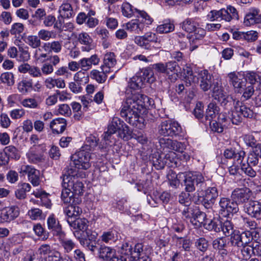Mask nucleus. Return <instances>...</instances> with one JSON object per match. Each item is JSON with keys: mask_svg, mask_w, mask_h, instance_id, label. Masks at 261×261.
<instances>
[{"mask_svg": "<svg viewBox=\"0 0 261 261\" xmlns=\"http://www.w3.org/2000/svg\"><path fill=\"white\" fill-rule=\"evenodd\" d=\"M143 79L139 75L133 77L129 82L125 91V99L120 111L122 117L130 125L142 129L144 126V120L140 114L145 107V101L148 97L139 93L136 90L143 87L144 84Z\"/></svg>", "mask_w": 261, "mask_h": 261, "instance_id": "1", "label": "nucleus"}, {"mask_svg": "<svg viewBox=\"0 0 261 261\" xmlns=\"http://www.w3.org/2000/svg\"><path fill=\"white\" fill-rule=\"evenodd\" d=\"M185 190L187 192H193L196 190V194L199 196L206 188L203 176L199 172H189L185 175L184 180Z\"/></svg>", "mask_w": 261, "mask_h": 261, "instance_id": "2", "label": "nucleus"}, {"mask_svg": "<svg viewBox=\"0 0 261 261\" xmlns=\"http://www.w3.org/2000/svg\"><path fill=\"white\" fill-rule=\"evenodd\" d=\"M85 174L74 173L71 171L68 175H64L63 177L62 187L69 188L74 194V196H78L83 193L84 185L82 181L77 180L75 176L85 177Z\"/></svg>", "mask_w": 261, "mask_h": 261, "instance_id": "3", "label": "nucleus"}, {"mask_svg": "<svg viewBox=\"0 0 261 261\" xmlns=\"http://www.w3.org/2000/svg\"><path fill=\"white\" fill-rule=\"evenodd\" d=\"M182 128L176 121L167 120L162 121L158 128V133L160 137H174L181 135Z\"/></svg>", "mask_w": 261, "mask_h": 261, "instance_id": "4", "label": "nucleus"}, {"mask_svg": "<svg viewBox=\"0 0 261 261\" xmlns=\"http://www.w3.org/2000/svg\"><path fill=\"white\" fill-rule=\"evenodd\" d=\"M90 153L81 149L72 156L74 169L71 168L70 172L80 173V170H87L91 167Z\"/></svg>", "mask_w": 261, "mask_h": 261, "instance_id": "5", "label": "nucleus"}, {"mask_svg": "<svg viewBox=\"0 0 261 261\" xmlns=\"http://www.w3.org/2000/svg\"><path fill=\"white\" fill-rule=\"evenodd\" d=\"M233 100L234 110L232 111L230 119L233 124H240L244 118H251L254 116V113L250 108L247 107L245 105H237L235 102V99Z\"/></svg>", "mask_w": 261, "mask_h": 261, "instance_id": "6", "label": "nucleus"}, {"mask_svg": "<svg viewBox=\"0 0 261 261\" xmlns=\"http://www.w3.org/2000/svg\"><path fill=\"white\" fill-rule=\"evenodd\" d=\"M247 184L249 188H237L232 192L231 198L236 201L238 205L240 203L247 202L252 195V192L250 188H254L255 184L251 180L249 183L247 181Z\"/></svg>", "mask_w": 261, "mask_h": 261, "instance_id": "7", "label": "nucleus"}, {"mask_svg": "<svg viewBox=\"0 0 261 261\" xmlns=\"http://www.w3.org/2000/svg\"><path fill=\"white\" fill-rule=\"evenodd\" d=\"M152 68L156 73L164 74L170 77L177 73L179 66L176 62L170 61L166 63L154 64L152 65Z\"/></svg>", "mask_w": 261, "mask_h": 261, "instance_id": "8", "label": "nucleus"}, {"mask_svg": "<svg viewBox=\"0 0 261 261\" xmlns=\"http://www.w3.org/2000/svg\"><path fill=\"white\" fill-rule=\"evenodd\" d=\"M159 143L163 151H175L182 152L185 149L186 146L184 143L173 140L166 137H159Z\"/></svg>", "mask_w": 261, "mask_h": 261, "instance_id": "9", "label": "nucleus"}, {"mask_svg": "<svg viewBox=\"0 0 261 261\" xmlns=\"http://www.w3.org/2000/svg\"><path fill=\"white\" fill-rule=\"evenodd\" d=\"M220 213L221 215H229L234 214L238 212L239 206L232 198L231 199L226 197H221L219 202Z\"/></svg>", "mask_w": 261, "mask_h": 261, "instance_id": "10", "label": "nucleus"}, {"mask_svg": "<svg viewBox=\"0 0 261 261\" xmlns=\"http://www.w3.org/2000/svg\"><path fill=\"white\" fill-rule=\"evenodd\" d=\"M159 38L157 35L152 32L146 33L142 36H136L134 39L135 42L141 47L150 50L152 48L151 43L158 42Z\"/></svg>", "mask_w": 261, "mask_h": 261, "instance_id": "11", "label": "nucleus"}, {"mask_svg": "<svg viewBox=\"0 0 261 261\" xmlns=\"http://www.w3.org/2000/svg\"><path fill=\"white\" fill-rule=\"evenodd\" d=\"M230 84L233 86L235 92L242 93L244 87L246 85L245 74L239 72H231L228 74Z\"/></svg>", "mask_w": 261, "mask_h": 261, "instance_id": "12", "label": "nucleus"}, {"mask_svg": "<svg viewBox=\"0 0 261 261\" xmlns=\"http://www.w3.org/2000/svg\"><path fill=\"white\" fill-rule=\"evenodd\" d=\"M19 173L22 175L28 174L29 181L34 186H38L40 183V172L31 166L22 165Z\"/></svg>", "mask_w": 261, "mask_h": 261, "instance_id": "13", "label": "nucleus"}, {"mask_svg": "<svg viewBox=\"0 0 261 261\" xmlns=\"http://www.w3.org/2000/svg\"><path fill=\"white\" fill-rule=\"evenodd\" d=\"M258 8L253 7L249 9L244 18V24L246 26H250L258 24V27H261V14Z\"/></svg>", "mask_w": 261, "mask_h": 261, "instance_id": "14", "label": "nucleus"}, {"mask_svg": "<svg viewBox=\"0 0 261 261\" xmlns=\"http://www.w3.org/2000/svg\"><path fill=\"white\" fill-rule=\"evenodd\" d=\"M77 2V0H64L58 10L59 14L58 19H60V17L64 19H69L73 17L74 12L72 4L76 3Z\"/></svg>", "mask_w": 261, "mask_h": 261, "instance_id": "15", "label": "nucleus"}, {"mask_svg": "<svg viewBox=\"0 0 261 261\" xmlns=\"http://www.w3.org/2000/svg\"><path fill=\"white\" fill-rule=\"evenodd\" d=\"M193 34L189 37L190 43V50L193 51L202 43V40L206 35L205 30L204 29L198 27L193 32Z\"/></svg>", "mask_w": 261, "mask_h": 261, "instance_id": "16", "label": "nucleus"}, {"mask_svg": "<svg viewBox=\"0 0 261 261\" xmlns=\"http://www.w3.org/2000/svg\"><path fill=\"white\" fill-rule=\"evenodd\" d=\"M98 255L100 258L106 261H122L120 260V256L116 255L115 250L104 245L99 246Z\"/></svg>", "mask_w": 261, "mask_h": 261, "instance_id": "17", "label": "nucleus"}, {"mask_svg": "<svg viewBox=\"0 0 261 261\" xmlns=\"http://www.w3.org/2000/svg\"><path fill=\"white\" fill-rule=\"evenodd\" d=\"M47 228L53 232L54 236L58 237L65 232L58 218L54 214L50 215L47 219Z\"/></svg>", "mask_w": 261, "mask_h": 261, "instance_id": "18", "label": "nucleus"}, {"mask_svg": "<svg viewBox=\"0 0 261 261\" xmlns=\"http://www.w3.org/2000/svg\"><path fill=\"white\" fill-rule=\"evenodd\" d=\"M244 211L251 217L259 219L261 214V203L256 200H251L245 204Z\"/></svg>", "mask_w": 261, "mask_h": 261, "instance_id": "19", "label": "nucleus"}, {"mask_svg": "<svg viewBox=\"0 0 261 261\" xmlns=\"http://www.w3.org/2000/svg\"><path fill=\"white\" fill-rule=\"evenodd\" d=\"M245 155L244 150L232 147L226 148L223 152V155L226 159H233L240 164H241Z\"/></svg>", "mask_w": 261, "mask_h": 261, "instance_id": "20", "label": "nucleus"}, {"mask_svg": "<svg viewBox=\"0 0 261 261\" xmlns=\"http://www.w3.org/2000/svg\"><path fill=\"white\" fill-rule=\"evenodd\" d=\"M213 97L219 101L222 105L225 106L228 102V97L218 82L214 83V87L212 90Z\"/></svg>", "mask_w": 261, "mask_h": 261, "instance_id": "21", "label": "nucleus"}, {"mask_svg": "<svg viewBox=\"0 0 261 261\" xmlns=\"http://www.w3.org/2000/svg\"><path fill=\"white\" fill-rule=\"evenodd\" d=\"M123 122V121L118 117L113 118L108 125L107 131L102 135L103 139L105 141L110 140L112 135L116 132H118L119 129L121 128V125H122Z\"/></svg>", "mask_w": 261, "mask_h": 261, "instance_id": "22", "label": "nucleus"}, {"mask_svg": "<svg viewBox=\"0 0 261 261\" xmlns=\"http://www.w3.org/2000/svg\"><path fill=\"white\" fill-rule=\"evenodd\" d=\"M77 39L82 45L81 48L83 51L89 52L95 48L93 40L87 33L83 32L79 34Z\"/></svg>", "mask_w": 261, "mask_h": 261, "instance_id": "23", "label": "nucleus"}, {"mask_svg": "<svg viewBox=\"0 0 261 261\" xmlns=\"http://www.w3.org/2000/svg\"><path fill=\"white\" fill-rule=\"evenodd\" d=\"M228 243L224 238L220 237L215 239L212 242L213 247L218 251V253L222 256H226L228 253L227 243Z\"/></svg>", "mask_w": 261, "mask_h": 261, "instance_id": "24", "label": "nucleus"}, {"mask_svg": "<svg viewBox=\"0 0 261 261\" xmlns=\"http://www.w3.org/2000/svg\"><path fill=\"white\" fill-rule=\"evenodd\" d=\"M200 87L203 91H207L212 85V75L207 70H203L199 73Z\"/></svg>", "mask_w": 261, "mask_h": 261, "instance_id": "25", "label": "nucleus"}, {"mask_svg": "<svg viewBox=\"0 0 261 261\" xmlns=\"http://www.w3.org/2000/svg\"><path fill=\"white\" fill-rule=\"evenodd\" d=\"M67 121L64 118H58L51 121L49 127L55 134H62L65 130Z\"/></svg>", "mask_w": 261, "mask_h": 261, "instance_id": "26", "label": "nucleus"}, {"mask_svg": "<svg viewBox=\"0 0 261 261\" xmlns=\"http://www.w3.org/2000/svg\"><path fill=\"white\" fill-rule=\"evenodd\" d=\"M61 199L64 203L74 202V203H81V198L78 196H74V194L71 191V189L63 188L61 194Z\"/></svg>", "mask_w": 261, "mask_h": 261, "instance_id": "27", "label": "nucleus"}, {"mask_svg": "<svg viewBox=\"0 0 261 261\" xmlns=\"http://www.w3.org/2000/svg\"><path fill=\"white\" fill-rule=\"evenodd\" d=\"M19 209L16 206L7 207L5 211L1 214L2 219L5 222H10L18 217Z\"/></svg>", "mask_w": 261, "mask_h": 261, "instance_id": "28", "label": "nucleus"}, {"mask_svg": "<svg viewBox=\"0 0 261 261\" xmlns=\"http://www.w3.org/2000/svg\"><path fill=\"white\" fill-rule=\"evenodd\" d=\"M62 47V40H54L51 42L44 43L42 48L45 51L48 52V54L50 53L58 54L61 51Z\"/></svg>", "mask_w": 261, "mask_h": 261, "instance_id": "29", "label": "nucleus"}, {"mask_svg": "<svg viewBox=\"0 0 261 261\" xmlns=\"http://www.w3.org/2000/svg\"><path fill=\"white\" fill-rule=\"evenodd\" d=\"M145 24L140 19H133L126 23V29L130 32L139 34L145 29Z\"/></svg>", "mask_w": 261, "mask_h": 261, "instance_id": "30", "label": "nucleus"}, {"mask_svg": "<svg viewBox=\"0 0 261 261\" xmlns=\"http://www.w3.org/2000/svg\"><path fill=\"white\" fill-rule=\"evenodd\" d=\"M117 63L116 56L114 53H106L103 57V64L101 65V69H107L110 71V69L115 66Z\"/></svg>", "mask_w": 261, "mask_h": 261, "instance_id": "31", "label": "nucleus"}, {"mask_svg": "<svg viewBox=\"0 0 261 261\" xmlns=\"http://www.w3.org/2000/svg\"><path fill=\"white\" fill-rule=\"evenodd\" d=\"M69 226L74 229H78L82 231L87 230L88 221L85 218H76L74 220L68 218L67 220Z\"/></svg>", "mask_w": 261, "mask_h": 261, "instance_id": "32", "label": "nucleus"}, {"mask_svg": "<svg viewBox=\"0 0 261 261\" xmlns=\"http://www.w3.org/2000/svg\"><path fill=\"white\" fill-rule=\"evenodd\" d=\"M80 204L74 202L69 203V205L64 208V213L70 220L72 217H77L82 213V208L78 206Z\"/></svg>", "mask_w": 261, "mask_h": 261, "instance_id": "33", "label": "nucleus"}, {"mask_svg": "<svg viewBox=\"0 0 261 261\" xmlns=\"http://www.w3.org/2000/svg\"><path fill=\"white\" fill-rule=\"evenodd\" d=\"M206 217V215L205 213L196 210L190 222L196 227H200L202 226L204 227V224L207 220Z\"/></svg>", "mask_w": 261, "mask_h": 261, "instance_id": "34", "label": "nucleus"}, {"mask_svg": "<svg viewBox=\"0 0 261 261\" xmlns=\"http://www.w3.org/2000/svg\"><path fill=\"white\" fill-rule=\"evenodd\" d=\"M64 252H70L75 247V243L71 240L66 238L65 232L57 237Z\"/></svg>", "mask_w": 261, "mask_h": 261, "instance_id": "35", "label": "nucleus"}, {"mask_svg": "<svg viewBox=\"0 0 261 261\" xmlns=\"http://www.w3.org/2000/svg\"><path fill=\"white\" fill-rule=\"evenodd\" d=\"M174 29L175 25L173 21L165 19L162 24L157 27L156 31L159 34H166L173 32Z\"/></svg>", "mask_w": 261, "mask_h": 261, "instance_id": "36", "label": "nucleus"}, {"mask_svg": "<svg viewBox=\"0 0 261 261\" xmlns=\"http://www.w3.org/2000/svg\"><path fill=\"white\" fill-rule=\"evenodd\" d=\"M101 70L100 71L97 69H93L90 72V76L92 79L95 80L97 83L103 84L107 80V73L109 72V70L107 69Z\"/></svg>", "mask_w": 261, "mask_h": 261, "instance_id": "37", "label": "nucleus"}, {"mask_svg": "<svg viewBox=\"0 0 261 261\" xmlns=\"http://www.w3.org/2000/svg\"><path fill=\"white\" fill-rule=\"evenodd\" d=\"M243 94L240 98V100H235V102H237V105L238 106L240 104L242 105H245V101L249 99L254 93V87L252 85L245 86L243 88Z\"/></svg>", "mask_w": 261, "mask_h": 261, "instance_id": "38", "label": "nucleus"}, {"mask_svg": "<svg viewBox=\"0 0 261 261\" xmlns=\"http://www.w3.org/2000/svg\"><path fill=\"white\" fill-rule=\"evenodd\" d=\"M180 27L185 31L191 33L198 27V23L192 18H186L180 23Z\"/></svg>", "mask_w": 261, "mask_h": 261, "instance_id": "39", "label": "nucleus"}, {"mask_svg": "<svg viewBox=\"0 0 261 261\" xmlns=\"http://www.w3.org/2000/svg\"><path fill=\"white\" fill-rule=\"evenodd\" d=\"M31 187L28 183H19L17 189L15 191L16 197L18 199H23L26 197V193L29 192Z\"/></svg>", "mask_w": 261, "mask_h": 261, "instance_id": "40", "label": "nucleus"}, {"mask_svg": "<svg viewBox=\"0 0 261 261\" xmlns=\"http://www.w3.org/2000/svg\"><path fill=\"white\" fill-rule=\"evenodd\" d=\"M151 161L153 165L157 170L162 169L166 166L165 154L160 155L158 152L152 154Z\"/></svg>", "mask_w": 261, "mask_h": 261, "instance_id": "41", "label": "nucleus"}, {"mask_svg": "<svg viewBox=\"0 0 261 261\" xmlns=\"http://www.w3.org/2000/svg\"><path fill=\"white\" fill-rule=\"evenodd\" d=\"M220 108L217 104L214 102H210L205 112V118L209 121L212 120L219 114Z\"/></svg>", "mask_w": 261, "mask_h": 261, "instance_id": "42", "label": "nucleus"}, {"mask_svg": "<svg viewBox=\"0 0 261 261\" xmlns=\"http://www.w3.org/2000/svg\"><path fill=\"white\" fill-rule=\"evenodd\" d=\"M43 23L46 27L54 25V28L56 29H60L62 27L61 21L59 19L57 21L56 17L52 14L46 15L43 20Z\"/></svg>", "mask_w": 261, "mask_h": 261, "instance_id": "43", "label": "nucleus"}, {"mask_svg": "<svg viewBox=\"0 0 261 261\" xmlns=\"http://www.w3.org/2000/svg\"><path fill=\"white\" fill-rule=\"evenodd\" d=\"M35 149V148H31L27 153V156L29 161L32 163H38L43 162L44 160L43 155L41 153H37Z\"/></svg>", "mask_w": 261, "mask_h": 261, "instance_id": "44", "label": "nucleus"}, {"mask_svg": "<svg viewBox=\"0 0 261 261\" xmlns=\"http://www.w3.org/2000/svg\"><path fill=\"white\" fill-rule=\"evenodd\" d=\"M221 223L218 219L214 218L212 220H207L204 224V228L208 230H214L218 232L221 231Z\"/></svg>", "mask_w": 261, "mask_h": 261, "instance_id": "45", "label": "nucleus"}, {"mask_svg": "<svg viewBox=\"0 0 261 261\" xmlns=\"http://www.w3.org/2000/svg\"><path fill=\"white\" fill-rule=\"evenodd\" d=\"M166 166L169 167L175 168L178 166L179 161L177 158L176 154L172 151H169L168 153L165 154Z\"/></svg>", "mask_w": 261, "mask_h": 261, "instance_id": "46", "label": "nucleus"}, {"mask_svg": "<svg viewBox=\"0 0 261 261\" xmlns=\"http://www.w3.org/2000/svg\"><path fill=\"white\" fill-rule=\"evenodd\" d=\"M121 9L122 15L128 18H130L135 15L138 11L137 9L134 8L132 5L127 2L123 3L122 4Z\"/></svg>", "mask_w": 261, "mask_h": 261, "instance_id": "47", "label": "nucleus"}, {"mask_svg": "<svg viewBox=\"0 0 261 261\" xmlns=\"http://www.w3.org/2000/svg\"><path fill=\"white\" fill-rule=\"evenodd\" d=\"M196 211V210L194 208V207L191 205L184 206L182 208L180 209L182 218L184 220H189L191 222Z\"/></svg>", "mask_w": 261, "mask_h": 261, "instance_id": "48", "label": "nucleus"}, {"mask_svg": "<svg viewBox=\"0 0 261 261\" xmlns=\"http://www.w3.org/2000/svg\"><path fill=\"white\" fill-rule=\"evenodd\" d=\"M202 192L200 194L201 196L205 197V198L211 201H215L219 196V193L217 188L215 187H209L205 190V194H203Z\"/></svg>", "mask_w": 261, "mask_h": 261, "instance_id": "49", "label": "nucleus"}, {"mask_svg": "<svg viewBox=\"0 0 261 261\" xmlns=\"http://www.w3.org/2000/svg\"><path fill=\"white\" fill-rule=\"evenodd\" d=\"M33 194L37 198H40V203L42 205L45 206L46 208H49L51 207V201L48 198V194L44 191L34 192Z\"/></svg>", "mask_w": 261, "mask_h": 261, "instance_id": "50", "label": "nucleus"}, {"mask_svg": "<svg viewBox=\"0 0 261 261\" xmlns=\"http://www.w3.org/2000/svg\"><path fill=\"white\" fill-rule=\"evenodd\" d=\"M136 17L138 18V19H140L141 21L143 22V23L146 27L150 25L153 21V19L143 10L138 9Z\"/></svg>", "mask_w": 261, "mask_h": 261, "instance_id": "51", "label": "nucleus"}, {"mask_svg": "<svg viewBox=\"0 0 261 261\" xmlns=\"http://www.w3.org/2000/svg\"><path fill=\"white\" fill-rule=\"evenodd\" d=\"M89 75L87 71L82 69L77 72L74 75V81H78L83 85H85L89 82Z\"/></svg>", "mask_w": 261, "mask_h": 261, "instance_id": "52", "label": "nucleus"}, {"mask_svg": "<svg viewBox=\"0 0 261 261\" xmlns=\"http://www.w3.org/2000/svg\"><path fill=\"white\" fill-rule=\"evenodd\" d=\"M24 41L33 48H37L41 45V40L37 36L30 35L24 38Z\"/></svg>", "mask_w": 261, "mask_h": 261, "instance_id": "53", "label": "nucleus"}, {"mask_svg": "<svg viewBox=\"0 0 261 261\" xmlns=\"http://www.w3.org/2000/svg\"><path fill=\"white\" fill-rule=\"evenodd\" d=\"M184 75L187 86H190L192 83L198 82V77L193 74L192 70L190 68L187 67L186 69H184Z\"/></svg>", "mask_w": 261, "mask_h": 261, "instance_id": "54", "label": "nucleus"}, {"mask_svg": "<svg viewBox=\"0 0 261 261\" xmlns=\"http://www.w3.org/2000/svg\"><path fill=\"white\" fill-rule=\"evenodd\" d=\"M32 87L33 85L31 81L22 80L18 83L17 88L20 92L25 94L31 91Z\"/></svg>", "mask_w": 261, "mask_h": 261, "instance_id": "55", "label": "nucleus"}, {"mask_svg": "<svg viewBox=\"0 0 261 261\" xmlns=\"http://www.w3.org/2000/svg\"><path fill=\"white\" fill-rule=\"evenodd\" d=\"M117 231L114 229L105 231L101 236V240L106 243H109L110 241H114L117 239Z\"/></svg>", "mask_w": 261, "mask_h": 261, "instance_id": "56", "label": "nucleus"}, {"mask_svg": "<svg viewBox=\"0 0 261 261\" xmlns=\"http://www.w3.org/2000/svg\"><path fill=\"white\" fill-rule=\"evenodd\" d=\"M208 242L204 238L201 237L196 240L195 242V247L200 251L205 252L208 249Z\"/></svg>", "mask_w": 261, "mask_h": 261, "instance_id": "57", "label": "nucleus"}, {"mask_svg": "<svg viewBox=\"0 0 261 261\" xmlns=\"http://www.w3.org/2000/svg\"><path fill=\"white\" fill-rule=\"evenodd\" d=\"M28 215L32 220H34L44 219L45 218L42 210L38 208H31L28 211Z\"/></svg>", "mask_w": 261, "mask_h": 261, "instance_id": "58", "label": "nucleus"}, {"mask_svg": "<svg viewBox=\"0 0 261 261\" xmlns=\"http://www.w3.org/2000/svg\"><path fill=\"white\" fill-rule=\"evenodd\" d=\"M4 151L6 153L9 159L12 158L18 160L20 158V154L18 150L14 146L10 145L6 147Z\"/></svg>", "mask_w": 261, "mask_h": 261, "instance_id": "59", "label": "nucleus"}, {"mask_svg": "<svg viewBox=\"0 0 261 261\" xmlns=\"http://www.w3.org/2000/svg\"><path fill=\"white\" fill-rule=\"evenodd\" d=\"M33 230L35 234L38 237H41L43 240H46L49 237V232L45 230L40 223L35 225Z\"/></svg>", "mask_w": 261, "mask_h": 261, "instance_id": "60", "label": "nucleus"}, {"mask_svg": "<svg viewBox=\"0 0 261 261\" xmlns=\"http://www.w3.org/2000/svg\"><path fill=\"white\" fill-rule=\"evenodd\" d=\"M255 242L247 245H244L241 248V252L244 257L250 256L252 254L255 255Z\"/></svg>", "mask_w": 261, "mask_h": 261, "instance_id": "61", "label": "nucleus"}, {"mask_svg": "<svg viewBox=\"0 0 261 261\" xmlns=\"http://www.w3.org/2000/svg\"><path fill=\"white\" fill-rule=\"evenodd\" d=\"M221 231L226 236L232 235L234 232L233 225L230 221L227 220L221 223Z\"/></svg>", "mask_w": 261, "mask_h": 261, "instance_id": "62", "label": "nucleus"}, {"mask_svg": "<svg viewBox=\"0 0 261 261\" xmlns=\"http://www.w3.org/2000/svg\"><path fill=\"white\" fill-rule=\"evenodd\" d=\"M118 132L119 137L124 140H127L132 134L129 127L123 122Z\"/></svg>", "mask_w": 261, "mask_h": 261, "instance_id": "63", "label": "nucleus"}, {"mask_svg": "<svg viewBox=\"0 0 261 261\" xmlns=\"http://www.w3.org/2000/svg\"><path fill=\"white\" fill-rule=\"evenodd\" d=\"M0 79L3 83L9 86H12L14 84V75L11 72H6L2 73Z\"/></svg>", "mask_w": 261, "mask_h": 261, "instance_id": "64", "label": "nucleus"}]
</instances>
